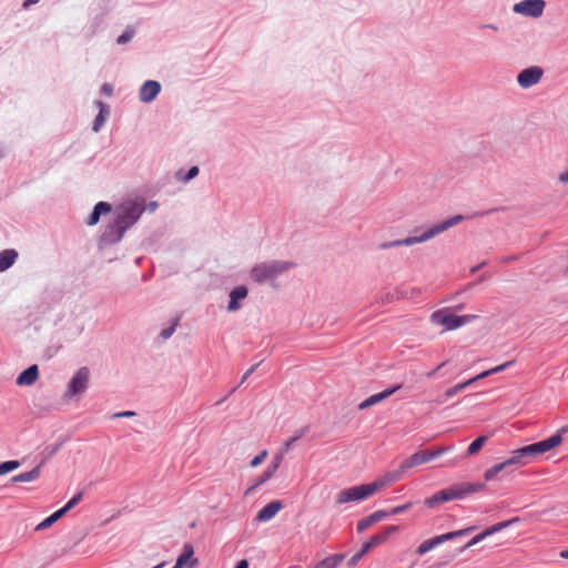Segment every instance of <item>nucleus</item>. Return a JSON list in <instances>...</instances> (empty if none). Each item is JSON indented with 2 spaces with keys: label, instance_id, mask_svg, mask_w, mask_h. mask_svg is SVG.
<instances>
[{
  "label": "nucleus",
  "instance_id": "1",
  "mask_svg": "<svg viewBox=\"0 0 568 568\" xmlns=\"http://www.w3.org/2000/svg\"><path fill=\"white\" fill-rule=\"evenodd\" d=\"M568 433V427H562L558 429L554 435L550 437L524 446L521 448H518L514 452H511V456L506 459V463L508 466H525L528 464V459L538 455H542L555 447L559 446L564 440V435Z\"/></svg>",
  "mask_w": 568,
  "mask_h": 568
},
{
  "label": "nucleus",
  "instance_id": "2",
  "mask_svg": "<svg viewBox=\"0 0 568 568\" xmlns=\"http://www.w3.org/2000/svg\"><path fill=\"white\" fill-rule=\"evenodd\" d=\"M464 220V216L463 215H455L450 219H447L446 221L428 229L427 231H425L423 234H420L419 236H408L406 239H403V240H396V241H393V242H389V243H384L382 245L383 248H389V247H396V246H410V245H414V244H417V243H423V242H426L430 239H433L434 236L447 231L448 229L457 225L459 222H462Z\"/></svg>",
  "mask_w": 568,
  "mask_h": 568
},
{
  "label": "nucleus",
  "instance_id": "3",
  "mask_svg": "<svg viewBox=\"0 0 568 568\" xmlns=\"http://www.w3.org/2000/svg\"><path fill=\"white\" fill-rule=\"evenodd\" d=\"M478 318L477 315H455L452 314L447 308L438 310L430 315V322L435 325H442L445 331L457 329L466 324H469Z\"/></svg>",
  "mask_w": 568,
  "mask_h": 568
},
{
  "label": "nucleus",
  "instance_id": "4",
  "mask_svg": "<svg viewBox=\"0 0 568 568\" xmlns=\"http://www.w3.org/2000/svg\"><path fill=\"white\" fill-rule=\"evenodd\" d=\"M90 384V369L87 366L80 367L69 381L63 398L69 402L79 398L85 393Z\"/></svg>",
  "mask_w": 568,
  "mask_h": 568
},
{
  "label": "nucleus",
  "instance_id": "5",
  "mask_svg": "<svg viewBox=\"0 0 568 568\" xmlns=\"http://www.w3.org/2000/svg\"><path fill=\"white\" fill-rule=\"evenodd\" d=\"M291 266L285 262L261 263L253 267L251 276L255 282L262 283L275 278L277 275L286 271Z\"/></svg>",
  "mask_w": 568,
  "mask_h": 568
},
{
  "label": "nucleus",
  "instance_id": "6",
  "mask_svg": "<svg viewBox=\"0 0 568 568\" xmlns=\"http://www.w3.org/2000/svg\"><path fill=\"white\" fill-rule=\"evenodd\" d=\"M452 449V446H439L433 450H418L402 463V470H408L415 466L426 464Z\"/></svg>",
  "mask_w": 568,
  "mask_h": 568
},
{
  "label": "nucleus",
  "instance_id": "7",
  "mask_svg": "<svg viewBox=\"0 0 568 568\" xmlns=\"http://www.w3.org/2000/svg\"><path fill=\"white\" fill-rule=\"evenodd\" d=\"M473 529H474L473 527H468L465 529L446 532V534L426 539L417 547L416 554L418 556H424L425 554L433 550L435 547H437L446 541L453 540L456 537L465 536V535L469 534Z\"/></svg>",
  "mask_w": 568,
  "mask_h": 568
},
{
  "label": "nucleus",
  "instance_id": "8",
  "mask_svg": "<svg viewBox=\"0 0 568 568\" xmlns=\"http://www.w3.org/2000/svg\"><path fill=\"white\" fill-rule=\"evenodd\" d=\"M143 212V207L136 202H125L119 207L116 224L120 229H126L134 224Z\"/></svg>",
  "mask_w": 568,
  "mask_h": 568
},
{
  "label": "nucleus",
  "instance_id": "9",
  "mask_svg": "<svg viewBox=\"0 0 568 568\" xmlns=\"http://www.w3.org/2000/svg\"><path fill=\"white\" fill-rule=\"evenodd\" d=\"M374 495L369 484L353 486L339 491L336 496V503L342 505L351 501L364 500Z\"/></svg>",
  "mask_w": 568,
  "mask_h": 568
},
{
  "label": "nucleus",
  "instance_id": "10",
  "mask_svg": "<svg viewBox=\"0 0 568 568\" xmlns=\"http://www.w3.org/2000/svg\"><path fill=\"white\" fill-rule=\"evenodd\" d=\"M485 488L484 484H462L450 486L442 490V497L444 501H450L455 499H462L469 494L480 491Z\"/></svg>",
  "mask_w": 568,
  "mask_h": 568
},
{
  "label": "nucleus",
  "instance_id": "11",
  "mask_svg": "<svg viewBox=\"0 0 568 568\" xmlns=\"http://www.w3.org/2000/svg\"><path fill=\"white\" fill-rule=\"evenodd\" d=\"M513 364V362H506L501 365H498L496 367H493L488 371H485L478 375H476L475 377L473 378H469L468 381L466 382H463V383H459V384H456L454 385L453 387L446 389L445 392V396L446 397H453L455 396L456 394H458L459 392L464 390L466 387L470 386L473 383H475L476 381H479V379H483L489 375H493V374H496V373H499V372H503L505 368L509 367L510 365Z\"/></svg>",
  "mask_w": 568,
  "mask_h": 568
},
{
  "label": "nucleus",
  "instance_id": "12",
  "mask_svg": "<svg viewBox=\"0 0 568 568\" xmlns=\"http://www.w3.org/2000/svg\"><path fill=\"white\" fill-rule=\"evenodd\" d=\"M546 7L544 0H523L514 4V12L531 18H539L542 16Z\"/></svg>",
  "mask_w": 568,
  "mask_h": 568
},
{
  "label": "nucleus",
  "instance_id": "13",
  "mask_svg": "<svg viewBox=\"0 0 568 568\" xmlns=\"http://www.w3.org/2000/svg\"><path fill=\"white\" fill-rule=\"evenodd\" d=\"M544 70L540 67H530L527 69H524L518 75H517V82L518 84L524 88L528 89L535 84H537L540 79L542 78Z\"/></svg>",
  "mask_w": 568,
  "mask_h": 568
},
{
  "label": "nucleus",
  "instance_id": "14",
  "mask_svg": "<svg viewBox=\"0 0 568 568\" xmlns=\"http://www.w3.org/2000/svg\"><path fill=\"white\" fill-rule=\"evenodd\" d=\"M405 471L406 470H402L400 465L397 470L388 471L383 476L376 478L374 481L369 483L374 494L398 481Z\"/></svg>",
  "mask_w": 568,
  "mask_h": 568
},
{
  "label": "nucleus",
  "instance_id": "15",
  "mask_svg": "<svg viewBox=\"0 0 568 568\" xmlns=\"http://www.w3.org/2000/svg\"><path fill=\"white\" fill-rule=\"evenodd\" d=\"M199 560L194 557V548L191 544L183 546L181 555L178 557L172 568H194Z\"/></svg>",
  "mask_w": 568,
  "mask_h": 568
},
{
  "label": "nucleus",
  "instance_id": "16",
  "mask_svg": "<svg viewBox=\"0 0 568 568\" xmlns=\"http://www.w3.org/2000/svg\"><path fill=\"white\" fill-rule=\"evenodd\" d=\"M161 91V84L158 81L149 80L140 89V100L144 103L152 102Z\"/></svg>",
  "mask_w": 568,
  "mask_h": 568
},
{
  "label": "nucleus",
  "instance_id": "17",
  "mask_svg": "<svg viewBox=\"0 0 568 568\" xmlns=\"http://www.w3.org/2000/svg\"><path fill=\"white\" fill-rule=\"evenodd\" d=\"M283 508L282 501L274 500L263 507L256 515V520L264 523L271 520Z\"/></svg>",
  "mask_w": 568,
  "mask_h": 568
},
{
  "label": "nucleus",
  "instance_id": "18",
  "mask_svg": "<svg viewBox=\"0 0 568 568\" xmlns=\"http://www.w3.org/2000/svg\"><path fill=\"white\" fill-rule=\"evenodd\" d=\"M399 388H400V385H397V386H394L393 388L386 389L378 394H374V395L369 396L368 398H366L365 400H363L362 403H359L358 408L361 410H363L371 406H374V405L381 403L382 400H384L385 398L389 397L392 394H394Z\"/></svg>",
  "mask_w": 568,
  "mask_h": 568
},
{
  "label": "nucleus",
  "instance_id": "19",
  "mask_svg": "<svg viewBox=\"0 0 568 568\" xmlns=\"http://www.w3.org/2000/svg\"><path fill=\"white\" fill-rule=\"evenodd\" d=\"M509 525V521H503V523H498L489 528H487L486 530H484L483 532L476 535L475 537H473L465 546H464V549H468L475 545H477L478 542H480L481 540H484L486 537L506 528L507 526Z\"/></svg>",
  "mask_w": 568,
  "mask_h": 568
},
{
  "label": "nucleus",
  "instance_id": "20",
  "mask_svg": "<svg viewBox=\"0 0 568 568\" xmlns=\"http://www.w3.org/2000/svg\"><path fill=\"white\" fill-rule=\"evenodd\" d=\"M386 517H388V513L386 510H377L357 523V531L363 532L364 530H366L374 524L382 521Z\"/></svg>",
  "mask_w": 568,
  "mask_h": 568
},
{
  "label": "nucleus",
  "instance_id": "21",
  "mask_svg": "<svg viewBox=\"0 0 568 568\" xmlns=\"http://www.w3.org/2000/svg\"><path fill=\"white\" fill-rule=\"evenodd\" d=\"M38 378H39L38 366L31 365L17 377V384L19 386H31L38 381Z\"/></svg>",
  "mask_w": 568,
  "mask_h": 568
},
{
  "label": "nucleus",
  "instance_id": "22",
  "mask_svg": "<svg viewBox=\"0 0 568 568\" xmlns=\"http://www.w3.org/2000/svg\"><path fill=\"white\" fill-rule=\"evenodd\" d=\"M399 530V527L396 525L387 526L378 534L374 535L369 541L373 547L379 546L388 540V538L396 534Z\"/></svg>",
  "mask_w": 568,
  "mask_h": 568
},
{
  "label": "nucleus",
  "instance_id": "23",
  "mask_svg": "<svg viewBox=\"0 0 568 568\" xmlns=\"http://www.w3.org/2000/svg\"><path fill=\"white\" fill-rule=\"evenodd\" d=\"M18 252L13 248L3 250L0 252V273L10 268L18 258Z\"/></svg>",
  "mask_w": 568,
  "mask_h": 568
},
{
  "label": "nucleus",
  "instance_id": "24",
  "mask_svg": "<svg viewBox=\"0 0 568 568\" xmlns=\"http://www.w3.org/2000/svg\"><path fill=\"white\" fill-rule=\"evenodd\" d=\"M246 296H247L246 287L239 286V287L234 288L230 293V303H229L227 310L230 312L237 311L241 307V305L239 304V301L245 298Z\"/></svg>",
  "mask_w": 568,
  "mask_h": 568
},
{
  "label": "nucleus",
  "instance_id": "25",
  "mask_svg": "<svg viewBox=\"0 0 568 568\" xmlns=\"http://www.w3.org/2000/svg\"><path fill=\"white\" fill-rule=\"evenodd\" d=\"M41 475V464L30 471L21 473L11 478L13 483H30L37 480Z\"/></svg>",
  "mask_w": 568,
  "mask_h": 568
},
{
  "label": "nucleus",
  "instance_id": "26",
  "mask_svg": "<svg viewBox=\"0 0 568 568\" xmlns=\"http://www.w3.org/2000/svg\"><path fill=\"white\" fill-rule=\"evenodd\" d=\"M111 211V205L106 202H99L94 209H93V212L91 213L89 220H88V225H95L99 220H100V216L102 213H108Z\"/></svg>",
  "mask_w": 568,
  "mask_h": 568
},
{
  "label": "nucleus",
  "instance_id": "27",
  "mask_svg": "<svg viewBox=\"0 0 568 568\" xmlns=\"http://www.w3.org/2000/svg\"><path fill=\"white\" fill-rule=\"evenodd\" d=\"M488 440L487 436H479L477 437L467 448L466 456H474L476 455L486 444Z\"/></svg>",
  "mask_w": 568,
  "mask_h": 568
},
{
  "label": "nucleus",
  "instance_id": "28",
  "mask_svg": "<svg viewBox=\"0 0 568 568\" xmlns=\"http://www.w3.org/2000/svg\"><path fill=\"white\" fill-rule=\"evenodd\" d=\"M64 514L59 509L54 511L52 515L42 520L37 527L36 530H44L57 523Z\"/></svg>",
  "mask_w": 568,
  "mask_h": 568
},
{
  "label": "nucleus",
  "instance_id": "29",
  "mask_svg": "<svg viewBox=\"0 0 568 568\" xmlns=\"http://www.w3.org/2000/svg\"><path fill=\"white\" fill-rule=\"evenodd\" d=\"M507 467H509L506 463V460H504L503 463H499V464H496L494 465L493 467L488 468L485 473H484V478L486 480H491L493 478H495L501 470L506 469Z\"/></svg>",
  "mask_w": 568,
  "mask_h": 568
},
{
  "label": "nucleus",
  "instance_id": "30",
  "mask_svg": "<svg viewBox=\"0 0 568 568\" xmlns=\"http://www.w3.org/2000/svg\"><path fill=\"white\" fill-rule=\"evenodd\" d=\"M283 462V455L282 454H277L273 457L271 464L266 467V471H268L271 475H275V473L277 471V469L280 468L281 464Z\"/></svg>",
  "mask_w": 568,
  "mask_h": 568
},
{
  "label": "nucleus",
  "instance_id": "31",
  "mask_svg": "<svg viewBox=\"0 0 568 568\" xmlns=\"http://www.w3.org/2000/svg\"><path fill=\"white\" fill-rule=\"evenodd\" d=\"M442 490L437 491L436 494H434L433 496L426 498L424 500V504L426 507L428 508H433L435 507L436 505L440 504V503H445L444 501V498L442 497Z\"/></svg>",
  "mask_w": 568,
  "mask_h": 568
},
{
  "label": "nucleus",
  "instance_id": "32",
  "mask_svg": "<svg viewBox=\"0 0 568 568\" xmlns=\"http://www.w3.org/2000/svg\"><path fill=\"white\" fill-rule=\"evenodd\" d=\"M83 494L78 493L74 495L60 510L65 515L69 510L75 507L82 499Z\"/></svg>",
  "mask_w": 568,
  "mask_h": 568
},
{
  "label": "nucleus",
  "instance_id": "33",
  "mask_svg": "<svg viewBox=\"0 0 568 568\" xmlns=\"http://www.w3.org/2000/svg\"><path fill=\"white\" fill-rule=\"evenodd\" d=\"M20 466L18 460H8L0 464V476L17 469Z\"/></svg>",
  "mask_w": 568,
  "mask_h": 568
},
{
  "label": "nucleus",
  "instance_id": "34",
  "mask_svg": "<svg viewBox=\"0 0 568 568\" xmlns=\"http://www.w3.org/2000/svg\"><path fill=\"white\" fill-rule=\"evenodd\" d=\"M98 105L100 106V112L99 114L97 115L95 120H94V123H93V130L94 131H99L100 126L102 125V123L104 122V111L106 110V106L104 103H102L101 101L98 102Z\"/></svg>",
  "mask_w": 568,
  "mask_h": 568
},
{
  "label": "nucleus",
  "instance_id": "35",
  "mask_svg": "<svg viewBox=\"0 0 568 568\" xmlns=\"http://www.w3.org/2000/svg\"><path fill=\"white\" fill-rule=\"evenodd\" d=\"M134 29L129 27L126 28V30L118 38V43L119 44H125L128 43L133 37H134Z\"/></svg>",
  "mask_w": 568,
  "mask_h": 568
},
{
  "label": "nucleus",
  "instance_id": "36",
  "mask_svg": "<svg viewBox=\"0 0 568 568\" xmlns=\"http://www.w3.org/2000/svg\"><path fill=\"white\" fill-rule=\"evenodd\" d=\"M303 435H304V433L302 432V433H300V434H297V435L293 436V437H292V438H290L288 440H286V442L283 444V446H282V449H281V453H280V454H282V455L284 456V454H286V453L290 450V448L292 447V445H293L296 440H298Z\"/></svg>",
  "mask_w": 568,
  "mask_h": 568
},
{
  "label": "nucleus",
  "instance_id": "37",
  "mask_svg": "<svg viewBox=\"0 0 568 568\" xmlns=\"http://www.w3.org/2000/svg\"><path fill=\"white\" fill-rule=\"evenodd\" d=\"M413 505L414 504L412 501H408V503H406L404 505H399V506L393 507L390 510L387 511L388 516L404 513V511L410 509L413 507Z\"/></svg>",
  "mask_w": 568,
  "mask_h": 568
},
{
  "label": "nucleus",
  "instance_id": "38",
  "mask_svg": "<svg viewBox=\"0 0 568 568\" xmlns=\"http://www.w3.org/2000/svg\"><path fill=\"white\" fill-rule=\"evenodd\" d=\"M266 456H267V450L266 449L262 450L258 455H256L251 460V467L255 468V467L260 466L264 462Z\"/></svg>",
  "mask_w": 568,
  "mask_h": 568
},
{
  "label": "nucleus",
  "instance_id": "39",
  "mask_svg": "<svg viewBox=\"0 0 568 568\" xmlns=\"http://www.w3.org/2000/svg\"><path fill=\"white\" fill-rule=\"evenodd\" d=\"M178 321L179 320H176L170 327H168L161 332L162 338L166 339L172 336V334L175 332V328L178 326Z\"/></svg>",
  "mask_w": 568,
  "mask_h": 568
},
{
  "label": "nucleus",
  "instance_id": "40",
  "mask_svg": "<svg viewBox=\"0 0 568 568\" xmlns=\"http://www.w3.org/2000/svg\"><path fill=\"white\" fill-rule=\"evenodd\" d=\"M264 483H265V480H264L261 476H258V477L255 479L254 484H253V485H252V486H251V487L245 491V495L251 494L253 490H255L257 487H260V486H261V485H263Z\"/></svg>",
  "mask_w": 568,
  "mask_h": 568
},
{
  "label": "nucleus",
  "instance_id": "41",
  "mask_svg": "<svg viewBox=\"0 0 568 568\" xmlns=\"http://www.w3.org/2000/svg\"><path fill=\"white\" fill-rule=\"evenodd\" d=\"M197 174H199V168L197 166H192L189 170V172H187L186 176L184 178V180L189 181V180L195 178Z\"/></svg>",
  "mask_w": 568,
  "mask_h": 568
},
{
  "label": "nucleus",
  "instance_id": "42",
  "mask_svg": "<svg viewBox=\"0 0 568 568\" xmlns=\"http://www.w3.org/2000/svg\"><path fill=\"white\" fill-rule=\"evenodd\" d=\"M135 413L132 412V410H124V412H120V413H115L113 414V418H120V417H132L134 416Z\"/></svg>",
  "mask_w": 568,
  "mask_h": 568
},
{
  "label": "nucleus",
  "instance_id": "43",
  "mask_svg": "<svg viewBox=\"0 0 568 568\" xmlns=\"http://www.w3.org/2000/svg\"><path fill=\"white\" fill-rule=\"evenodd\" d=\"M363 558L362 554L358 551L348 561V566L353 567L355 566L361 559Z\"/></svg>",
  "mask_w": 568,
  "mask_h": 568
},
{
  "label": "nucleus",
  "instance_id": "44",
  "mask_svg": "<svg viewBox=\"0 0 568 568\" xmlns=\"http://www.w3.org/2000/svg\"><path fill=\"white\" fill-rule=\"evenodd\" d=\"M373 545L371 544V541L368 540L366 544L363 545L362 549L359 550V552L362 554V556L364 557L371 549H373Z\"/></svg>",
  "mask_w": 568,
  "mask_h": 568
},
{
  "label": "nucleus",
  "instance_id": "45",
  "mask_svg": "<svg viewBox=\"0 0 568 568\" xmlns=\"http://www.w3.org/2000/svg\"><path fill=\"white\" fill-rule=\"evenodd\" d=\"M101 91L106 94V95H111L112 94V87L108 83L103 84L102 88H101Z\"/></svg>",
  "mask_w": 568,
  "mask_h": 568
},
{
  "label": "nucleus",
  "instance_id": "46",
  "mask_svg": "<svg viewBox=\"0 0 568 568\" xmlns=\"http://www.w3.org/2000/svg\"><path fill=\"white\" fill-rule=\"evenodd\" d=\"M445 364H446V362H443V363H442V364H439V365H438L434 371L428 372V373L426 374V376H427L428 378L433 377V376L436 374V372H437V371H439L443 366H445Z\"/></svg>",
  "mask_w": 568,
  "mask_h": 568
},
{
  "label": "nucleus",
  "instance_id": "47",
  "mask_svg": "<svg viewBox=\"0 0 568 568\" xmlns=\"http://www.w3.org/2000/svg\"><path fill=\"white\" fill-rule=\"evenodd\" d=\"M256 368V365H253L246 373L243 375L241 383H243Z\"/></svg>",
  "mask_w": 568,
  "mask_h": 568
},
{
  "label": "nucleus",
  "instance_id": "48",
  "mask_svg": "<svg viewBox=\"0 0 568 568\" xmlns=\"http://www.w3.org/2000/svg\"><path fill=\"white\" fill-rule=\"evenodd\" d=\"M559 181L561 183H567L568 182V170L559 175Z\"/></svg>",
  "mask_w": 568,
  "mask_h": 568
},
{
  "label": "nucleus",
  "instance_id": "49",
  "mask_svg": "<svg viewBox=\"0 0 568 568\" xmlns=\"http://www.w3.org/2000/svg\"><path fill=\"white\" fill-rule=\"evenodd\" d=\"M235 568H248V562L247 560L243 559V560H240L236 565Z\"/></svg>",
  "mask_w": 568,
  "mask_h": 568
},
{
  "label": "nucleus",
  "instance_id": "50",
  "mask_svg": "<svg viewBox=\"0 0 568 568\" xmlns=\"http://www.w3.org/2000/svg\"><path fill=\"white\" fill-rule=\"evenodd\" d=\"M261 477H262V478L265 480V483H266L267 480H270V479L273 477V475H271L268 471L264 470V473L261 475Z\"/></svg>",
  "mask_w": 568,
  "mask_h": 568
},
{
  "label": "nucleus",
  "instance_id": "51",
  "mask_svg": "<svg viewBox=\"0 0 568 568\" xmlns=\"http://www.w3.org/2000/svg\"><path fill=\"white\" fill-rule=\"evenodd\" d=\"M38 0H24L23 8H29L31 4L37 3Z\"/></svg>",
  "mask_w": 568,
  "mask_h": 568
},
{
  "label": "nucleus",
  "instance_id": "52",
  "mask_svg": "<svg viewBox=\"0 0 568 568\" xmlns=\"http://www.w3.org/2000/svg\"><path fill=\"white\" fill-rule=\"evenodd\" d=\"M560 557L568 559V549L560 551Z\"/></svg>",
  "mask_w": 568,
  "mask_h": 568
},
{
  "label": "nucleus",
  "instance_id": "53",
  "mask_svg": "<svg viewBox=\"0 0 568 568\" xmlns=\"http://www.w3.org/2000/svg\"><path fill=\"white\" fill-rule=\"evenodd\" d=\"M486 27L489 28V29H493L495 31L498 30V28L496 26H494V24H487Z\"/></svg>",
  "mask_w": 568,
  "mask_h": 568
}]
</instances>
